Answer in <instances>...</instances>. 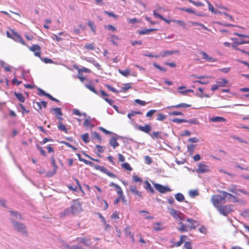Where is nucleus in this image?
<instances>
[{
  "label": "nucleus",
  "mask_w": 249,
  "mask_h": 249,
  "mask_svg": "<svg viewBox=\"0 0 249 249\" xmlns=\"http://www.w3.org/2000/svg\"><path fill=\"white\" fill-rule=\"evenodd\" d=\"M186 221L190 223L188 226L183 224L182 221H179L178 225L180 227L178 228L179 231L181 232H187L188 229L194 230L196 228V226L195 224L196 223V221L191 218H187Z\"/></svg>",
  "instance_id": "1"
},
{
  "label": "nucleus",
  "mask_w": 249,
  "mask_h": 249,
  "mask_svg": "<svg viewBox=\"0 0 249 249\" xmlns=\"http://www.w3.org/2000/svg\"><path fill=\"white\" fill-rule=\"evenodd\" d=\"M211 202L213 206L217 209L224 204L226 202V199L224 197V194H222V196L214 195L212 196Z\"/></svg>",
  "instance_id": "2"
},
{
  "label": "nucleus",
  "mask_w": 249,
  "mask_h": 249,
  "mask_svg": "<svg viewBox=\"0 0 249 249\" xmlns=\"http://www.w3.org/2000/svg\"><path fill=\"white\" fill-rule=\"evenodd\" d=\"M70 209L72 214H75L82 211V205L78 199L72 200Z\"/></svg>",
  "instance_id": "3"
},
{
  "label": "nucleus",
  "mask_w": 249,
  "mask_h": 249,
  "mask_svg": "<svg viewBox=\"0 0 249 249\" xmlns=\"http://www.w3.org/2000/svg\"><path fill=\"white\" fill-rule=\"evenodd\" d=\"M217 210L220 214L224 216H227L228 214L233 211L232 205H222L217 208Z\"/></svg>",
  "instance_id": "4"
},
{
  "label": "nucleus",
  "mask_w": 249,
  "mask_h": 249,
  "mask_svg": "<svg viewBox=\"0 0 249 249\" xmlns=\"http://www.w3.org/2000/svg\"><path fill=\"white\" fill-rule=\"evenodd\" d=\"M219 192L222 194H224V197H226V199L227 198V200L229 202H232L233 203L243 202L242 200L240 199L236 196L231 193L223 191H220Z\"/></svg>",
  "instance_id": "5"
},
{
  "label": "nucleus",
  "mask_w": 249,
  "mask_h": 249,
  "mask_svg": "<svg viewBox=\"0 0 249 249\" xmlns=\"http://www.w3.org/2000/svg\"><path fill=\"white\" fill-rule=\"evenodd\" d=\"M13 223L14 228L16 230L19 232H22L24 234H27L26 227L24 224L15 221H13Z\"/></svg>",
  "instance_id": "6"
},
{
  "label": "nucleus",
  "mask_w": 249,
  "mask_h": 249,
  "mask_svg": "<svg viewBox=\"0 0 249 249\" xmlns=\"http://www.w3.org/2000/svg\"><path fill=\"white\" fill-rule=\"evenodd\" d=\"M244 44H249V40H246L241 39L239 42L236 43V44H234L235 45H233V49L235 50H238L241 52L242 53H245L248 55H249V51H247L244 49H241L239 48L237 46L239 45Z\"/></svg>",
  "instance_id": "7"
},
{
  "label": "nucleus",
  "mask_w": 249,
  "mask_h": 249,
  "mask_svg": "<svg viewBox=\"0 0 249 249\" xmlns=\"http://www.w3.org/2000/svg\"><path fill=\"white\" fill-rule=\"evenodd\" d=\"M170 214L176 219L182 221L184 219L183 214L173 208H169Z\"/></svg>",
  "instance_id": "8"
},
{
  "label": "nucleus",
  "mask_w": 249,
  "mask_h": 249,
  "mask_svg": "<svg viewBox=\"0 0 249 249\" xmlns=\"http://www.w3.org/2000/svg\"><path fill=\"white\" fill-rule=\"evenodd\" d=\"M210 171V170L209 166L205 164L202 162L199 163L198 165V168L196 170L197 173L204 174Z\"/></svg>",
  "instance_id": "9"
},
{
  "label": "nucleus",
  "mask_w": 249,
  "mask_h": 249,
  "mask_svg": "<svg viewBox=\"0 0 249 249\" xmlns=\"http://www.w3.org/2000/svg\"><path fill=\"white\" fill-rule=\"evenodd\" d=\"M76 241L80 242L82 244L86 247H89L91 245V239L88 237H83L82 238L77 237Z\"/></svg>",
  "instance_id": "10"
},
{
  "label": "nucleus",
  "mask_w": 249,
  "mask_h": 249,
  "mask_svg": "<svg viewBox=\"0 0 249 249\" xmlns=\"http://www.w3.org/2000/svg\"><path fill=\"white\" fill-rule=\"evenodd\" d=\"M154 186L157 190L162 194L165 193L167 192H170L171 191L169 188L164 186L160 184L154 183Z\"/></svg>",
  "instance_id": "11"
},
{
  "label": "nucleus",
  "mask_w": 249,
  "mask_h": 249,
  "mask_svg": "<svg viewBox=\"0 0 249 249\" xmlns=\"http://www.w3.org/2000/svg\"><path fill=\"white\" fill-rule=\"evenodd\" d=\"M29 49L34 53L35 56L40 57L41 55V48L37 44L33 45L32 46L29 47Z\"/></svg>",
  "instance_id": "12"
},
{
  "label": "nucleus",
  "mask_w": 249,
  "mask_h": 249,
  "mask_svg": "<svg viewBox=\"0 0 249 249\" xmlns=\"http://www.w3.org/2000/svg\"><path fill=\"white\" fill-rule=\"evenodd\" d=\"M51 163L52 164V165L53 167V169L52 172H49V173H47V176L48 177H51V176L54 175V174H55L56 173L57 168H58V166H57V165H56V164L55 163V160L54 156H51Z\"/></svg>",
  "instance_id": "13"
},
{
  "label": "nucleus",
  "mask_w": 249,
  "mask_h": 249,
  "mask_svg": "<svg viewBox=\"0 0 249 249\" xmlns=\"http://www.w3.org/2000/svg\"><path fill=\"white\" fill-rule=\"evenodd\" d=\"M229 191L233 194H237V192H239L242 194L249 196V192L244 190V189H237L235 185H232L231 187L229 189Z\"/></svg>",
  "instance_id": "14"
},
{
  "label": "nucleus",
  "mask_w": 249,
  "mask_h": 249,
  "mask_svg": "<svg viewBox=\"0 0 249 249\" xmlns=\"http://www.w3.org/2000/svg\"><path fill=\"white\" fill-rule=\"evenodd\" d=\"M137 128L140 131L149 134L152 129L151 125L149 124H146L144 126L138 125Z\"/></svg>",
  "instance_id": "15"
},
{
  "label": "nucleus",
  "mask_w": 249,
  "mask_h": 249,
  "mask_svg": "<svg viewBox=\"0 0 249 249\" xmlns=\"http://www.w3.org/2000/svg\"><path fill=\"white\" fill-rule=\"evenodd\" d=\"M124 231L125 233V236L127 237L129 236L130 237V238L131 239L132 242L133 243H134L135 241V239H134V234L131 231L130 226H127L124 229Z\"/></svg>",
  "instance_id": "16"
},
{
  "label": "nucleus",
  "mask_w": 249,
  "mask_h": 249,
  "mask_svg": "<svg viewBox=\"0 0 249 249\" xmlns=\"http://www.w3.org/2000/svg\"><path fill=\"white\" fill-rule=\"evenodd\" d=\"M131 194L137 196L139 198H142V192L139 191L136 186H131L130 188Z\"/></svg>",
  "instance_id": "17"
},
{
  "label": "nucleus",
  "mask_w": 249,
  "mask_h": 249,
  "mask_svg": "<svg viewBox=\"0 0 249 249\" xmlns=\"http://www.w3.org/2000/svg\"><path fill=\"white\" fill-rule=\"evenodd\" d=\"M13 34L14 35V36L13 37L12 39L17 42H20L21 44H22L23 45H26V43L25 41L23 40L22 37L19 35L17 33L15 32L14 31H12Z\"/></svg>",
  "instance_id": "18"
},
{
  "label": "nucleus",
  "mask_w": 249,
  "mask_h": 249,
  "mask_svg": "<svg viewBox=\"0 0 249 249\" xmlns=\"http://www.w3.org/2000/svg\"><path fill=\"white\" fill-rule=\"evenodd\" d=\"M200 54H201L202 58L203 59L206 60L208 62H213L216 61L215 58H212L209 56L205 52H201Z\"/></svg>",
  "instance_id": "19"
},
{
  "label": "nucleus",
  "mask_w": 249,
  "mask_h": 249,
  "mask_svg": "<svg viewBox=\"0 0 249 249\" xmlns=\"http://www.w3.org/2000/svg\"><path fill=\"white\" fill-rule=\"evenodd\" d=\"M200 54H201L202 58L203 59L206 60L208 62H213L216 61L215 58H212L209 56L205 52H201Z\"/></svg>",
  "instance_id": "20"
},
{
  "label": "nucleus",
  "mask_w": 249,
  "mask_h": 249,
  "mask_svg": "<svg viewBox=\"0 0 249 249\" xmlns=\"http://www.w3.org/2000/svg\"><path fill=\"white\" fill-rule=\"evenodd\" d=\"M226 121L225 118L220 116H214L210 119V121L212 122H225Z\"/></svg>",
  "instance_id": "21"
},
{
  "label": "nucleus",
  "mask_w": 249,
  "mask_h": 249,
  "mask_svg": "<svg viewBox=\"0 0 249 249\" xmlns=\"http://www.w3.org/2000/svg\"><path fill=\"white\" fill-rule=\"evenodd\" d=\"M178 53V51H165L162 52L160 53L161 56L163 57H166L168 55H172L174 53Z\"/></svg>",
  "instance_id": "22"
},
{
  "label": "nucleus",
  "mask_w": 249,
  "mask_h": 249,
  "mask_svg": "<svg viewBox=\"0 0 249 249\" xmlns=\"http://www.w3.org/2000/svg\"><path fill=\"white\" fill-rule=\"evenodd\" d=\"M72 214V212L70 208H67L64 210L63 212L60 213V217L61 218H64V217Z\"/></svg>",
  "instance_id": "23"
},
{
  "label": "nucleus",
  "mask_w": 249,
  "mask_h": 249,
  "mask_svg": "<svg viewBox=\"0 0 249 249\" xmlns=\"http://www.w3.org/2000/svg\"><path fill=\"white\" fill-rule=\"evenodd\" d=\"M57 127L59 130L62 132H64L66 134L68 133V129L66 128L65 125H64L63 123H57Z\"/></svg>",
  "instance_id": "24"
},
{
  "label": "nucleus",
  "mask_w": 249,
  "mask_h": 249,
  "mask_svg": "<svg viewBox=\"0 0 249 249\" xmlns=\"http://www.w3.org/2000/svg\"><path fill=\"white\" fill-rule=\"evenodd\" d=\"M186 237H187V236L186 235H181L180 237V240L178 242L174 243L172 245V247H178L180 246L181 245V244L183 243L184 240Z\"/></svg>",
  "instance_id": "25"
},
{
  "label": "nucleus",
  "mask_w": 249,
  "mask_h": 249,
  "mask_svg": "<svg viewBox=\"0 0 249 249\" xmlns=\"http://www.w3.org/2000/svg\"><path fill=\"white\" fill-rule=\"evenodd\" d=\"M109 143L111 146L113 147L114 149L119 145L117 139L115 137H112L110 139Z\"/></svg>",
  "instance_id": "26"
},
{
  "label": "nucleus",
  "mask_w": 249,
  "mask_h": 249,
  "mask_svg": "<svg viewBox=\"0 0 249 249\" xmlns=\"http://www.w3.org/2000/svg\"><path fill=\"white\" fill-rule=\"evenodd\" d=\"M153 15L155 18H160L161 20H162L165 21L166 23H167L168 24H169L170 22L169 20L165 19L162 16H161V15H160L158 13H157L156 10H154Z\"/></svg>",
  "instance_id": "27"
},
{
  "label": "nucleus",
  "mask_w": 249,
  "mask_h": 249,
  "mask_svg": "<svg viewBox=\"0 0 249 249\" xmlns=\"http://www.w3.org/2000/svg\"><path fill=\"white\" fill-rule=\"evenodd\" d=\"M156 30H157L156 29H145L139 31L138 33L139 35L149 34L150 33Z\"/></svg>",
  "instance_id": "28"
},
{
  "label": "nucleus",
  "mask_w": 249,
  "mask_h": 249,
  "mask_svg": "<svg viewBox=\"0 0 249 249\" xmlns=\"http://www.w3.org/2000/svg\"><path fill=\"white\" fill-rule=\"evenodd\" d=\"M36 105L37 106L38 108L36 109L37 110H41L42 108V106L44 108H46L47 107V102L45 101H41L40 102H36Z\"/></svg>",
  "instance_id": "29"
},
{
  "label": "nucleus",
  "mask_w": 249,
  "mask_h": 249,
  "mask_svg": "<svg viewBox=\"0 0 249 249\" xmlns=\"http://www.w3.org/2000/svg\"><path fill=\"white\" fill-rule=\"evenodd\" d=\"M161 132L157 131V132H153L151 134L150 133V135L151 137V138L153 139H159V138H161L160 136Z\"/></svg>",
  "instance_id": "30"
},
{
  "label": "nucleus",
  "mask_w": 249,
  "mask_h": 249,
  "mask_svg": "<svg viewBox=\"0 0 249 249\" xmlns=\"http://www.w3.org/2000/svg\"><path fill=\"white\" fill-rule=\"evenodd\" d=\"M228 83V80L226 79L222 78L220 81H217L216 84L218 85L219 87H224Z\"/></svg>",
  "instance_id": "31"
},
{
  "label": "nucleus",
  "mask_w": 249,
  "mask_h": 249,
  "mask_svg": "<svg viewBox=\"0 0 249 249\" xmlns=\"http://www.w3.org/2000/svg\"><path fill=\"white\" fill-rule=\"evenodd\" d=\"M145 188L147 190H148L151 193L154 194V190L152 187L151 186L150 183L148 181H145Z\"/></svg>",
  "instance_id": "32"
},
{
  "label": "nucleus",
  "mask_w": 249,
  "mask_h": 249,
  "mask_svg": "<svg viewBox=\"0 0 249 249\" xmlns=\"http://www.w3.org/2000/svg\"><path fill=\"white\" fill-rule=\"evenodd\" d=\"M186 123H188L190 124H193L196 125H199L200 124V123L198 121V119L196 118H193L190 120H186Z\"/></svg>",
  "instance_id": "33"
},
{
  "label": "nucleus",
  "mask_w": 249,
  "mask_h": 249,
  "mask_svg": "<svg viewBox=\"0 0 249 249\" xmlns=\"http://www.w3.org/2000/svg\"><path fill=\"white\" fill-rule=\"evenodd\" d=\"M142 115V112L141 111H131L130 113H128L127 114V117L130 119L132 120V117L136 115Z\"/></svg>",
  "instance_id": "34"
},
{
  "label": "nucleus",
  "mask_w": 249,
  "mask_h": 249,
  "mask_svg": "<svg viewBox=\"0 0 249 249\" xmlns=\"http://www.w3.org/2000/svg\"><path fill=\"white\" fill-rule=\"evenodd\" d=\"M76 69H77L79 75H80L82 72L90 73L91 72L89 69L85 67H82V68H76Z\"/></svg>",
  "instance_id": "35"
},
{
  "label": "nucleus",
  "mask_w": 249,
  "mask_h": 249,
  "mask_svg": "<svg viewBox=\"0 0 249 249\" xmlns=\"http://www.w3.org/2000/svg\"><path fill=\"white\" fill-rule=\"evenodd\" d=\"M84 48L88 50H94L95 49V45L94 43H86L84 46Z\"/></svg>",
  "instance_id": "36"
},
{
  "label": "nucleus",
  "mask_w": 249,
  "mask_h": 249,
  "mask_svg": "<svg viewBox=\"0 0 249 249\" xmlns=\"http://www.w3.org/2000/svg\"><path fill=\"white\" fill-rule=\"evenodd\" d=\"M118 71L122 75L125 77H127L130 75V70L128 69H125L124 70H119Z\"/></svg>",
  "instance_id": "37"
},
{
  "label": "nucleus",
  "mask_w": 249,
  "mask_h": 249,
  "mask_svg": "<svg viewBox=\"0 0 249 249\" xmlns=\"http://www.w3.org/2000/svg\"><path fill=\"white\" fill-rule=\"evenodd\" d=\"M121 166L123 168L127 171H132V168L131 167L130 164L127 162L123 163L121 164Z\"/></svg>",
  "instance_id": "38"
},
{
  "label": "nucleus",
  "mask_w": 249,
  "mask_h": 249,
  "mask_svg": "<svg viewBox=\"0 0 249 249\" xmlns=\"http://www.w3.org/2000/svg\"><path fill=\"white\" fill-rule=\"evenodd\" d=\"M15 95L20 102L23 103L25 101V97L22 93L15 92Z\"/></svg>",
  "instance_id": "39"
},
{
  "label": "nucleus",
  "mask_w": 249,
  "mask_h": 249,
  "mask_svg": "<svg viewBox=\"0 0 249 249\" xmlns=\"http://www.w3.org/2000/svg\"><path fill=\"white\" fill-rule=\"evenodd\" d=\"M91 119L90 117H88L86 119L84 122L83 125L86 127L90 126L91 127H93L92 125H91Z\"/></svg>",
  "instance_id": "40"
},
{
  "label": "nucleus",
  "mask_w": 249,
  "mask_h": 249,
  "mask_svg": "<svg viewBox=\"0 0 249 249\" xmlns=\"http://www.w3.org/2000/svg\"><path fill=\"white\" fill-rule=\"evenodd\" d=\"M131 88V83H126L124 84V87L122 88L121 91L123 92H126Z\"/></svg>",
  "instance_id": "41"
},
{
  "label": "nucleus",
  "mask_w": 249,
  "mask_h": 249,
  "mask_svg": "<svg viewBox=\"0 0 249 249\" xmlns=\"http://www.w3.org/2000/svg\"><path fill=\"white\" fill-rule=\"evenodd\" d=\"M81 138L85 143H88L89 142V135L88 133L82 135Z\"/></svg>",
  "instance_id": "42"
},
{
  "label": "nucleus",
  "mask_w": 249,
  "mask_h": 249,
  "mask_svg": "<svg viewBox=\"0 0 249 249\" xmlns=\"http://www.w3.org/2000/svg\"><path fill=\"white\" fill-rule=\"evenodd\" d=\"M190 23L192 25H198V26L201 27L204 30H206L207 31H210V30L202 23H198V22H194V21H191Z\"/></svg>",
  "instance_id": "43"
},
{
  "label": "nucleus",
  "mask_w": 249,
  "mask_h": 249,
  "mask_svg": "<svg viewBox=\"0 0 249 249\" xmlns=\"http://www.w3.org/2000/svg\"><path fill=\"white\" fill-rule=\"evenodd\" d=\"M176 199L179 202L183 201L184 200V196L181 193H178L175 195Z\"/></svg>",
  "instance_id": "44"
},
{
  "label": "nucleus",
  "mask_w": 249,
  "mask_h": 249,
  "mask_svg": "<svg viewBox=\"0 0 249 249\" xmlns=\"http://www.w3.org/2000/svg\"><path fill=\"white\" fill-rule=\"evenodd\" d=\"M53 110L54 111L55 114V117L60 115H63L61 109L59 107L53 108Z\"/></svg>",
  "instance_id": "45"
},
{
  "label": "nucleus",
  "mask_w": 249,
  "mask_h": 249,
  "mask_svg": "<svg viewBox=\"0 0 249 249\" xmlns=\"http://www.w3.org/2000/svg\"><path fill=\"white\" fill-rule=\"evenodd\" d=\"M189 194L191 197H195L199 195V193L196 190H192L189 191Z\"/></svg>",
  "instance_id": "46"
},
{
  "label": "nucleus",
  "mask_w": 249,
  "mask_h": 249,
  "mask_svg": "<svg viewBox=\"0 0 249 249\" xmlns=\"http://www.w3.org/2000/svg\"><path fill=\"white\" fill-rule=\"evenodd\" d=\"M166 118V116L162 113H158L157 115V120L160 121H162Z\"/></svg>",
  "instance_id": "47"
},
{
  "label": "nucleus",
  "mask_w": 249,
  "mask_h": 249,
  "mask_svg": "<svg viewBox=\"0 0 249 249\" xmlns=\"http://www.w3.org/2000/svg\"><path fill=\"white\" fill-rule=\"evenodd\" d=\"M206 2L208 4L209 11H210L213 13H215L216 11H215L214 8L212 4L208 0H206Z\"/></svg>",
  "instance_id": "48"
},
{
  "label": "nucleus",
  "mask_w": 249,
  "mask_h": 249,
  "mask_svg": "<svg viewBox=\"0 0 249 249\" xmlns=\"http://www.w3.org/2000/svg\"><path fill=\"white\" fill-rule=\"evenodd\" d=\"M153 66L155 68H156L157 69L159 70L160 71H163V72H165L166 71V69L165 68L161 67L159 64H157L156 63H153Z\"/></svg>",
  "instance_id": "49"
},
{
  "label": "nucleus",
  "mask_w": 249,
  "mask_h": 249,
  "mask_svg": "<svg viewBox=\"0 0 249 249\" xmlns=\"http://www.w3.org/2000/svg\"><path fill=\"white\" fill-rule=\"evenodd\" d=\"M88 24L90 28L92 31H93L94 33H95V26L94 25V22L91 21H89L88 22Z\"/></svg>",
  "instance_id": "50"
},
{
  "label": "nucleus",
  "mask_w": 249,
  "mask_h": 249,
  "mask_svg": "<svg viewBox=\"0 0 249 249\" xmlns=\"http://www.w3.org/2000/svg\"><path fill=\"white\" fill-rule=\"evenodd\" d=\"M189 1L196 6H203L204 5L203 3L200 1L196 2L193 0H189Z\"/></svg>",
  "instance_id": "51"
},
{
  "label": "nucleus",
  "mask_w": 249,
  "mask_h": 249,
  "mask_svg": "<svg viewBox=\"0 0 249 249\" xmlns=\"http://www.w3.org/2000/svg\"><path fill=\"white\" fill-rule=\"evenodd\" d=\"M172 122L174 123H176L177 124H181L182 123H186V120L185 119H181L178 118H175L172 120Z\"/></svg>",
  "instance_id": "52"
},
{
  "label": "nucleus",
  "mask_w": 249,
  "mask_h": 249,
  "mask_svg": "<svg viewBox=\"0 0 249 249\" xmlns=\"http://www.w3.org/2000/svg\"><path fill=\"white\" fill-rule=\"evenodd\" d=\"M12 215L15 216L16 217L19 218V219H22V217L21 214L17 211H10Z\"/></svg>",
  "instance_id": "53"
},
{
  "label": "nucleus",
  "mask_w": 249,
  "mask_h": 249,
  "mask_svg": "<svg viewBox=\"0 0 249 249\" xmlns=\"http://www.w3.org/2000/svg\"><path fill=\"white\" fill-rule=\"evenodd\" d=\"M157 110L155 109H151L148 111L146 114V116L148 118H151L152 117L153 114L156 112Z\"/></svg>",
  "instance_id": "54"
},
{
  "label": "nucleus",
  "mask_w": 249,
  "mask_h": 249,
  "mask_svg": "<svg viewBox=\"0 0 249 249\" xmlns=\"http://www.w3.org/2000/svg\"><path fill=\"white\" fill-rule=\"evenodd\" d=\"M161 224V223H156L155 225V226L154 227V230L156 231H161L164 229L163 227H160L159 226Z\"/></svg>",
  "instance_id": "55"
},
{
  "label": "nucleus",
  "mask_w": 249,
  "mask_h": 249,
  "mask_svg": "<svg viewBox=\"0 0 249 249\" xmlns=\"http://www.w3.org/2000/svg\"><path fill=\"white\" fill-rule=\"evenodd\" d=\"M86 88L89 89L90 91H92L94 93L97 94V91L95 89L93 85H87L86 86Z\"/></svg>",
  "instance_id": "56"
},
{
  "label": "nucleus",
  "mask_w": 249,
  "mask_h": 249,
  "mask_svg": "<svg viewBox=\"0 0 249 249\" xmlns=\"http://www.w3.org/2000/svg\"><path fill=\"white\" fill-rule=\"evenodd\" d=\"M80 161H83L86 164L89 165L90 166H93L94 163L90 161H89L88 160H86L84 159H80Z\"/></svg>",
  "instance_id": "57"
},
{
  "label": "nucleus",
  "mask_w": 249,
  "mask_h": 249,
  "mask_svg": "<svg viewBox=\"0 0 249 249\" xmlns=\"http://www.w3.org/2000/svg\"><path fill=\"white\" fill-rule=\"evenodd\" d=\"M144 161L147 164H150L152 162L151 158L148 156L144 157Z\"/></svg>",
  "instance_id": "58"
},
{
  "label": "nucleus",
  "mask_w": 249,
  "mask_h": 249,
  "mask_svg": "<svg viewBox=\"0 0 249 249\" xmlns=\"http://www.w3.org/2000/svg\"><path fill=\"white\" fill-rule=\"evenodd\" d=\"M132 178H133V180L134 181H135V182H142V179L141 178H140L139 177H138V176L137 175H134L132 176Z\"/></svg>",
  "instance_id": "59"
},
{
  "label": "nucleus",
  "mask_w": 249,
  "mask_h": 249,
  "mask_svg": "<svg viewBox=\"0 0 249 249\" xmlns=\"http://www.w3.org/2000/svg\"><path fill=\"white\" fill-rule=\"evenodd\" d=\"M184 246L186 249H192V243L190 242H186Z\"/></svg>",
  "instance_id": "60"
},
{
  "label": "nucleus",
  "mask_w": 249,
  "mask_h": 249,
  "mask_svg": "<svg viewBox=\"0 0 249 249\" xmlns=\"http://www.w3.org/2000/svg\"><path fill=\"white\" fill-rule=\"evenodd\" d=\"M106 87L108 89V90L114 92V93H118V91L115 89H114L113 87H112L110 85H106Z\"/></svg>",
  "instance_id": "61"
},
{
  "label": "nucleus",
  "mask_w": 249,
  "mask_h": 249,
  "mask_svg": "<svg viewBox=\"0 0 249 249\" xmlns=\"http://www.w3.org/2000/svg\"><path fill=\"white\" fill-rule=\"evenodd\" d=\"M99 129L100 130H101V131H102L103 132H104V133H105L106 134H107V135L111 134H112L111 132L106 130L105 128H103L102 127H99Z\"/></svg>",
  "instance_id": "62"
},
{
  "label": "nucleus",
  "mask_w": 249,
  "mask_h": 249,
  "mask_svg": "<svg viewBox=\"0 0 249 249\" xmlns=\"http://www.w3.org/2000/svg\"><path fill=\"white\" fill-rule=\"evenodd\" d=\"M135 102L136 103H137V104H139V105H140L141 106H145L146 104V103L145 101H142V100H139V99H136L135 100Z\"/></svg>",
  "instance_id": "63"
},
{
  "label": "nucleus",
  "mask_w": 249,
  "mask_h": 249,
  "mask_svg": "<svg viewBox=\"0 0 249 249\" xmlns=\"http://www.w3.org/2000/svg\"><path fill=\"white\" fill-rule=\"evenodd\" d=\"M115 188L119 196H122V194H123V192L122 188L118 185Z\"/></svg>",
  "instance_id": "64"
}]
</instances>
